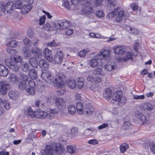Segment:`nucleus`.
<instances>
[{
    "label": "nucleus",
    "instance_id": "37998d69",
    "mask_svg": "<svg viewBox=\"0 0 155 155\" xmlns=\"http://www.w3.org/2000/svg\"><path fill=\"white\" fill-rule=\"evenodd\" d=\"M128 145L126 143H124L120 146V149L121 152L122 153H124L126 150L128 148Z\"/></svg>",
    "mask_w": 155,
    "mask_h": 155
},
{
    "label": "nucleus",
    "instance_id": "393cba45",
    "mask_svg": "<svg viewBox=\"0 0 155 155\" xmlns=\"http://www.w3.org/2000/svg\"><path fill=\"white\" fill-rule=\"evenodd\" d=\"M135 114L136 117L139 118L141 122L143 123H144L146 122V117L142 113L139 112H136Z\"/></svg>",
    "mask_w": 155,
    "mask_h": 155
},
{
    "label": "nucleus",
    "instance_id": "2eb2a0df",
    "mask_svg": "<svg viewBox=\"0 0 155 155\" xmlns=\"http://www.w3.org/2000/svg\"><path fill=\"white\" fill-rule=\"evenodd\" d=\"M8 74V70L3 65L0 64V76L6 77Z\"/></svg>",
    "mask_w": 155,
    "mask_h": 155
},
{
    "label": "nucleus",
    "instance_id": "473e14b6",
    "mask_svg": "<svg viewBox=\"0 0 155 155\" xmlns=\"http://www.w3.org/2000/svg\"><path fill=\"white\" fill-rule=\"evenodd\" d=\"M125 55V56L120 59L121 61H125L128 60L129 59H131L132 58L133 54L131 52H127Z\"/></svg>",
    "mask_w": 155,
    "mask_h": 155
},
{
    "label": "nucleus",
    "instance_id": "7c9ffc66",
    "mask_svg": "<svg viewBox=\"0 0 155 155\" xmlns=\"http://www.w3.org/2000/svg\"><path fill=\"white\" fill-rule=\"evenodd\" d=\"M127 30L131 33L137 35L139 33V31L136 28L130 27L129 26L126 27Z\"/></svg>",
    "mask_w": 155,
    "mask_h": 155
},
{
    "label": "nucleus",
    "instance_id": "49530a36",
    "mask_svg": "<svg viewBox=\"0 0 155 155\" xmlns=\"http://www.w3.org/2000/svg\"><path fill=\"white\" fill-rule=\"evenodd\" d=\"M15 8L20 9L22 8V4L21 1L20 0H16L15 2Z\"/></svg>",
    "mask_w": 155,
    "mask_h": 155
},
{
    "label": "nucleus",
    "instance_id": "4d7b16f0",
    "mask_svg": "<svg viewBox=\"0 0 155 155\" xmlns=\"http://www.w3.org/2000/svg\"><path fill=\"white\" fill-rule=\"evenodd\" d=\"M76 83L75 81L71 80L69 81L68 83V84L70 88L74 89L76 86Z\"/></svg>",
    "mask_w": 155,
    "mask_h": 155
},
{
    "label": "nucleus",
    "instance_id": "f257e3e1",
    "mask_svg": "<svg viewBox=\"0 0 155 155\" xmlns=\"http://www.w3.org/2000/svg\"><path fill=\"white\" fill-rule=\"evenodd\" d=\"M14 58H10L9 59H6L5 62L6 65L10 69L16 71L19 69V65L14 61Z\"/></svg>",
    "mask_w": 155,
    "mask_h": 155
},
{
    "label": "nucleus",
    "instance_id": "69168bd1",
    "mask_svg": "<svg viewBox=\"0 0 155 155\" xmlns=\"http://www.w3.org/2000/svg\"><path fill=\"white\" fill-rule=\"evenodd\" d=\"M28 87L35 88V82L32 80H29L28 82Z\"/></svg>",
    "mask_w": 155,
    "mask_h": 155
},
{
    "label": "nucleus",
    "instance_id": "dca6fc26",
    "mask_svg": "<svg viewBox=\"0 0 155 155\" xmlns=\"http://www.w3.org/2000/svg\"><path fill=\"white\" fill-rule=\"evenodd\" d=\"M125 51V48L124 46H115L114 51L115 54L123 55Z\"/></svg>",
    "mask_w": 155,
    "mask_h": 155
},
{
    "label": "nucleus",
    "instance_id": "9b49d317",
    "mask_svg": "<svg viewBox=\"0 0 155 155\" xmlns=\"http://www.w3.org/2000/svg\"><path fill=\"white\" fill-rule=\"evenodd\" d=\"M84 111L87 115H90L93 113L94 109L93 106L90 104L88 103L86 104L85 106Z\"/></svg>",
    "mask_w": 155,
    "mask_h": 155
},
{
    "label": "nucleus",
    "instance_id": "864d4df0",
    "mask_svg": "<svg viewBox=\"0 0 155 155\" xmlns=\"http://www.w3.org/2000/svg\"><path fill=\"white\" fill-rule=\"evenodd\" d=\"M12 58H14V61L16 63H21L22 62L23 59L21 56H17L16 57H11Z\"/></svg>",
    "mask_w": 155,
    "mask_h": 155
},
{
    "label": "nucleus",
    "instance_id": "3c124183",
    "mask_svg": "<svg viewBox=\"0 0 155 155\" xmlns=\"http://www.w3.org/2000/svg\"><path fill=\"white\" fill-rule=\"evenodd\" d=\"M84 79L83 78H78L77 81V84L79 86V87L82 88L84 84Z\"/></svg>",
    "mask_w": 155,
    "mask_h": 155
},
{
    "label": "nucleus",
    "instance_id": "bb28decb",
    "mask_svg": "<svg viewBox=\"0 0 155 155\" xmlns=\"http://www.w3.org/2000/svg\"><path fill=\"white\" fill-rule=\"evenodd\" d=\"M92 8L90 5L87 6H84L82 9V13L84 14H90L92 12Z\"/></svg>",
    "mask_w": 155,
    "mask_h": 155
},
{
    "label": "nucleus",
    "instance_id": "f03ea898",
    "mask_svg": "<svg viewBox=\"0 0 155 155\" xmlns=\"http://www.w3.org/2000/svg\"><path fill=\"white\" fill-rule=\"evenodd\" d=\"M11 88V85L6 81H0V92L2 95H5L8 90Z\"/></svg>",
    "mask_w": 155,
    "mask_h": 155
},
{
    "label": "nucleus",
    "instance_id": "aec40b11",
    "mask_svg": "<svg viewBox=\"0 0 155 155\" xmlns=\"http://www.w3.org/2000/svg\"><path fill=\"white\" fill-rule=\"evenodd\" d=\"M31 52L32 53L35 54L36 56L37 54V57L38 58H41L42 56V50L38 48H32L31 49Z\"/></svg>",
    "mask_w": 155,
    "mask_h": 155
},
{
    "label": "nucleus",
    "instance_id": "13d9d810",
    "mask_svg": "<svg viewBox=\"0 0 155 155\" xmlns=\"http://www.w3.org/2000/svg\"><path fill=\"white\" fill-rule=\"evenodd\" d=\"M68 152L71 153H73L75 152V148L72 146H69L67 147Z\"/></svg>",
    "mask_w": 155,
    "mask_h": 155
},
{
    "label": "nucleus",
    "instance_id": "a878e982",
    "mask_svg": "<svg viewBox=\"0 0 155 155\" xmlns=\"http://www.w3.org/2000/svg\"><path fill=\"white\" fill-rule=\"evenodd\" d=\"M93 74L94 75H101L104 76L105 75V74L103 72V70L102 69L100 68H95L93 72Z\"/></svg>",
    "mask_w": 155,
    "mask_h": 155
},
{
    "label": "nucleus",
    "instance_id": "ea45409f",
    "mask_svg": "<svg viewBox=\"0 0 155 155\" xmlns=\"http://www.w3.org/2000/svg\"><path fill=\"white\" fill-rule=\"evenodd\" d=\"M27 84L25 82H23L22 81H21L19 83L18 85V88L20 90L23 91L26 89Z\"/></svg>",
    "mask_w": 155,
    "mask_h": 155
},
{
    "label": "nucleus",
    "instance_id": "de8ad7c7",
    "mask_svg": "<svg viewBox=\"0 0 155 155\" xmlns=\"http://www.w3.org/2000/svg\"><path fill=\"white\" fill-rule=\"evenodd\" d=\"M6 51L8 54L13 56L16 54L18 53L16 50L10 48H8L6 49Z\"/></svg>",
    "mask_w": 155,
    "mask_h": 155
},
{
    "label": "nucleus",
    "instance_id": "cd10ccee",
    "mask_svg": "<svg viewBox=\"0 0 155 155\" xmlns=\"http://www.w3.org/2000/svg\"><path fill=\"white\" fill-rule=\"evenodd\" d=\"M29 61L31 65L34 68H37L38 65V61L34 57L30 59Z\"/></svg>",
    "mask_w": 155,
    "mask_h": 155
},
{
    "label": "nucleus",
    "instance_id": "f8f14e48",
    "mask_svg": "<svg viewBox=\"0 0 155 155\" xmlns=\"http://www.w3.org/2000/svg\"><path fill=\"white\" fill-rule=\"evenodd\" d=\"M104 67L107 71H111L116 68V64L114 61L109 62L105 65Z\"/></svg>",
    "mask_w": 155,
    "mask_h": 155
},
{
    "label": "nucleus",
    "instance_id": "338daca9",
    "mask_svg": "<svg viewBox=\"0 0 155 155\" xmlns=\"http://www.w3.org/2000/svg\"><path fill=\"white\" fill-rule=\"evenodd\" d=\"M43 28L45 30L50 31V28H52V26H51L49 23H47L43 25Z\"/></svg>",
    "mask_w": 155,
    "mask_h": 155
},
{
    "label": "nucleus",
    "instance_id": "bf43d9fd",
    "mask_svg": "<svg viewBox=\"0 0 155 155\" xmlns=\"http://www.w3.org/2000/svg\"><path fill=\"white\" fill-rule=\"evenodd\" d=\"M95 14L97 16L100 18H102L104 16V12L102 10L97 11Z\"/></svg>",
    "mask_w": 155,
    "mask_h": 155
},
{
    "label": "nucleus",
    "instance_id": "1a4fd4ad",
    "mask_svg": "<svg viewBox=\"0 0 155 155\" xmlns=\"http://www.w3.org/2000/svg\"><path fill=\"white\" fill-rule=\"evenodd\" d=\"M54 86L59 88H62L64 82L62 79L59 76H57L55 78L53 83Z\"/></svg>",
    "mask_w": 155,
    "mask_h": 155
},
{
    "label": "nucleus",
    "instance_id": "f3484780",
    "mask_svg": "<svg viewBox=\"0 0 155 155\" xmlns=\"http://www.w3.org/2000/svg\"><path fill=\"white\" fill-rule=\"evenodd\" d=\"M8 80L12 84H14L19 81L18 78L14 74H11L9 75Z\"/></svg>",
    "mask_w": 155,
    "mask_h": 155
},
{
    "label": "nucleus",
    "instance_id": "6e6d98bb",
    "mask_svg": "<svg viewBox=\"0 0 155 155\" xmlns=\"http://www.w3.org/2000/svg\"><path fill=\"white\" fill-rule=\"evenodd\" d=\"M131 126V124L129 121H125L123 124V128L124 130L129 129Z\"/></svg>",
    "mask_w": 155,
    "mask_h": 155
},
{
    "label": "nucleus",
    "instance_id": "5701e85b",
    "mask_svg": "<svg viewBox=\"0 0 155 155\" xmlns=\"http://www.w3.org/2000/svg\"><path fill=\"white\" fill-rule=\"evenodd\" d=\"M124 12L123 11H120L115 16L116 21L119 22L121 21L124 17Z\"/></svg>",
    "mask_w": 155,
    "mask_h": 155
},
{
    "label": "nucleus",
    "instance_id": "a19ab883",
    "mask_svg": "<svg viewBox=\"0 0 155 155\" xmlns=\"http://www.w3.org/2000/svg\"><path fill=\"white\" fill-rule=\"evenodd\" d=\"M108 4H110L111 7V9H117V7L116 6V0H107Z\"/></svg>",
    "mask_w": 155,
    "mask_h": 155
},
{
    "label": "nucleus",
    "instance_id": "e2e57ef3",
    "mask_svg": "<svg viewBox=\"0 0 155 155\" xmlns=\"http://www.w3.org/2000/svg\"><path fill=\"white\" fill-rule=\"evenodd\" d=\"M35 89L34 88L28 87L27 88H26V90L27 92L29 93L31 95H33L35 93Z\"/></svg>",
    "mask_w": 155,
    "mask_h": 155
},
{
    "label": "nucleus",
    "instance_id": "052dcab7",
    "mask_svg": "<svg viewBox=\"0 0 155 155\" xmlns=\"http://www.w3.org/2000/svg\"><path fill=\"white\" fill-rule=\"evenodd\" d=\"M35 105L36 107H41L43 108L45 106L44 103L39 100L35 102Z\"/></svg>",
    "mask_w": 155,
    "mask_h": 155
},
{
    "label": "nucleus",
    "instance_id": "412c9836",
    "mask_svg": "<svg viewBox=\"0 0 155 155\" xmlns=\"http://www.w3.org/2000/svg\"><path fill=\"white\" fill-rule=\"evenodd\" d=\"M60 22L61 30L66 29L71 25L70 22L66 20H62Z\"/></svg>",
    "mask_w": 155,
    "mask_h": 155
},
{
    "label": "nucleus",
    "instance_id": "0e129e2a",
    "mask_svg": "<svg viewBox=\"0 0 155 155\" xmlns=\"http://www.w3.org/2000/svg\"><path fill=\"white\" fill-rule=\"evenodd\" d=\"M46 20V16L44 15L41 16L40 18L39 19V24L40 25H42L43 24L45 21Z\"/></svg>",
    "mask_w": 155,
    "mask_h": 155
},
{
    "label": "nucleus",
    "instance_id": "e433bc0d",
    "mask_svg": "<svg viewBox=\"0 0 155 155\" xmlns=\"http://www.w3.org/2000/svg\"><path fill=\"white\" fill-rule=\"evenodd\" d=\"M20 79L21 81L26 83L28 81V76L22 73H21L20 74Z\"/></svg>",
    "mask_w": 155,
    "mask_h": 155
},
{
    "label": "nucleus",
    "instance_id": "b1692460",
    "mask_svg": "<svg viewBox=\"0 0 155 155\" xmlns=\"http://www.w3.org/2000/svg\"><path fill=\"white\" fill-rule=\"evenodd\" d=\"M112 93V90L110 88H107L106 89L103 94V96L106 99L109 100L111 97Z\"/></svg>",
    "mask_w": 155,
    "mask_h": 155
},
{
    "label": "nucleus",
    "instance_id": "2f4dec72",
    "mask_svg": "<svg viewBox=\"0 0 155 155\" xmlns=\"http://www.w3.org/2000/svg\"><path fill=\"white\" fill-rule=\"evenodd\" d=\"M0 107H1L2 108H4L8 110L10 108L9 103L7 100H3L2 101V103H1Z\"/></svg>",
    "mask_w": 155,
    "mask_h": 155
},
{
    "label": "nucleus",
    "instance_id": "a211bd4d",
    "mask_svg": "<svg viewBox=\"0 0 155 155\" xmlns=\"http://www.w3.org/2000/svg\"><path fill=\"white\" fill-rule=\"evenodd\" d=\"M122 94L120 91L115 92L112 96V99L115 101H119L122 98Z\"/></svg>",
    "mask_w": 155,
    "mask_h": 155
},
{
    "label": "nucleus",
    "instance_id": "c9c22d12",
    "mask_svg": "<svg viewBox=\"0 0 155 155\" xmlns=\"http://www.w3.org/2000/svg\"><path fill=\"white\" fill-rule=\"evenodd\" d=\"M142 108L144 110H150L153 109V106L151 104L147 103L143 105Z\"/></svg>",
    "mask_w": 155,
    "mask_h": 155
},
{
    "label": "nucleus",
    "instance_id": "79ce46f5",
    "mask_svg": "<svg viewBox=\"0 0 155 155\" xmlns=\"http://www.w3.org/2000/svg\"><path fill=\"white\" fill-rule=\"evenodd\" d=\"M68 108L69 113L71 114H74L76 112V108L74 106L70 105Z\"/></svg>",
    "mask_w": 155,
    "mask_h": 155
},
{
    "label": "nucleus",
    "instance_id": "f704fd0d",
    "mask_svg": "<svg viewBox=\"0 0 155 155\" xmlns=\"http://www.w3.org/2000/svg\"><path fill=\"white\" fill-rule=\"evenodd\" d=\"M76 108L78 112L80 114H82L83 112V107L82 103L78 102L77 103Z\"/></svg>",
    "mask_w": 155,
    "mask_h": 155
},
{
    "label": "nucleus",
    "instance_id": "0eeeda50",
    "mask_svg": "<svg viewBox=\"0 0 155 155\" xmlns=\"http://www.w3.org/2000/svg\"><path fill=\"white\" fill-rule=\"evenodd\" d=\"M52 146L47 145L45 149L42 151L43 155H53L54 153L53 148Z\"/></svg>",
    "mask_w": 155,
    "mask_h": 155
},
{
    "label": "nucleus",
    "instance_id": "4be33fe9",
    "mask_svg": "<svg viewBox=\"0 0 155 155\" xmlns=\"http://www.w3.org/2000/svg\"><path fill=\"white\" fill-rule=\"evenodd\" d=\"M58 109L54 108L53 109H50L49 112L48 114V118L50 119H52L55 115L58 114Z\"/></svg>",
    "mask_w": 155,
    "mask_h": 155
},
{
    "label": "nucleus",
    "instance_id": "603ef678",
    "mask_svg": "<svg viewBox=\"0 0 155 155\" xmlns=\"http://www.w3.org/2000/svg\"><path fill=\"white\" fill-rule=\"evenodd\" d=\"M17 44L18 43L16 41L12 40L10 42H8V43L7 44V45L11 47L15 48Z\"/></svg>",
    "mask_w": 155,
    "mask_h": 155
},
{
    "label": "nucleus",
    "instance_id": "72a5a7b5",
    "mask_svg": "<svg viewBox=\"0 0 155 155\" xmlns=\"http://www.w3.org/2000/svg\"><path fill=\"white\" fill-rule=\"evenodd\" d=\"M21 71L24 72H26L29 69V65L27 63H25L22 64L20 66Z\"/></svg>",
    "mask_w": 155,
    "mask_h": 155
},
{
    "label": "nucleus",
    "instance_id": "4468645a",
    "mask_svg": "<svg viewBox=\"0 0 155 155\" xmlns=\"http://www.w3.org/2000/svg\"><path fill=\"white\" fill-rule=\"evenodd\" d=\"M55 104L59 108H64L66 103L65 100L61 98H58L55 101Z\"/></svg>",
    "mask_w": 155,
    "mask_h": 155
},
{
    "label": "nucleus",
    "instance_id": "680f3d73",
    "mask_svg": "<svg viewBox=\"0 0 155 155\" xmlns=\"http://www.w3.org/2000/svg\"><path fill=\"white\" fill-rule=\"evenodd\" d=\"M23 43L25 45L28 46L29 47L31 46V42L29 39L28 38H25L24 39Z\"/></svg>",
    "mask_w": 155,
    "mask_h": 155
},
{
    "label": "nucleus",
    "instance_id": "c03bdc74",
    "mask_svg": "<svg viewBox=\"0 0 155 155\" xmlns=\"http://www.w3.org/2000/svg\"><path fill=\"white\" fill-rule=\"evenodd\" d=\"M80 4L84 6H87V5H91L90 0H81L80 1Z\"/></svg>",
    "mask_w": 155,
    "mask_h": 155
},
{
    "label": "nucleus",
    "instance_id": "5fc2aeb1",
    "mask_svg": "<svg viewBox=\"0 0 155 155\" xmlns=\"http://www.w3.org/2000/svg\"><path fill=\"white\" fill-rule=\"evenodd\" d=\"M89 51L87 49L83 50L79 52L78 55L80 57H84Z\"/></svg>",
    "mask_w": 155,
    "mask_h": 155
},
{
    "label": "nucleus",
    "instance_id": "c756f323",
    "mask_svg": "<svg viewBox=\"0 0 155 155\" xmlns=\"http://www.w3.org/2000/svg\"><path fill=\"white\" fill-rule=\"evenodd\" d=\"M22 53L25 58L30 57L31 56L30 51L27 47H25L23 48Z\"/></svg>",
    "mask_w": 155,
    "mask_h": 155
},
{
    "label": "nucleus",
    "instance_id": "09e8293b",
    "mask_svg": "<svg viewBox=\"0 0 155 155\" xmlns=\"http://www.w3.org/2000/svg\"><path fill=\"white\" fill-rule=\"evenodd\" d=\"M78 129L77 128L73 127L71 129V135L72 137H76L78 134Z\"/></svg>",
    "mask_w": 155,
    "mask_h": 155
},
{
    "label": "nucleus",
    "instance_id": "9d476101",
    "mask_svg": "<svg viewBox=\"0 0 155 155\" xmlns=\"http://www.w3.org/2000/svg\"><path fill=\"white\" fill-rule=\"evenodd\" d=\"M35 116H36V118L38 119L44 118L47 117H48L47 113L41 110H39L35 112Z\"/></svg>",
    "mask_w": 155,
    "mask_h": 155
},
{
    "label": "nucleus",
    "instance_id": "a18cd8bd",
    "mask_svg": "<svg viewBox=\"0 0 155 155\" xmlns=\"http://www.w3.org/2000/svg\"><path fill=\"white\" fill-rule=\"evenodd\" d=\"M32 8V6L31 4H25L22 7V10H25L26 12L30 11Z\"/></svg>",
    "mask_w": 155,
    "mask_h": 155
},
{
    "label": "nucleus",
    "instance_id": "6ab92c4d",
    "mask_svg": "<svg viewBox=\"0 0 155 155\" xmlns=\"http://www.w3.org/2000/svg\"><path fill=\"white\" fill-rule=\"evenodd\" d=\"M39 65L42 69L45 70L48 69L49 67V64L47 61L44 59H41L39 61Z\"/></svg>",
    "mask_w": 155,
    "mask_h": 155
},
{
    "label": "nucleus",
    "instance_id": "58836bf2",
    "mask_svg": "<svg viewBox=\"0 0 155 155\" xmlns=\"http://www.w3.org/2000/svg\"><path fill=\"white\" fill-rule=\"evenodd\" d=\"M98 63V61L95 59H91L89 61V64L92 68L96 67Z\"/></svg>",
    "mask_w": 155,
    "mask_h": 155
},
{
    "label": "nucleus",
    "instance_id": "ddd939ff",
    "mask_svg": "<svg viewBox=\"0 0 155 155\" xmlns=\"http://www.w3.org/2000/svg\"><path fill=\"white\" fill-rule=\"evenodd\" d=\"M8 94L9 97L13 100H16L19 97V93L16 91L11 90L9 92Z\"/></svg>",
    "mask_w": 155,
    "mask_h": 155
},
{
    "label": "nucleus",
    "instance_id": "6e6552de",
    "mask_svg": "<svg viewBox=\"0 0 155 155\" xmlns=\"http://www.w3.org/2000/svg\"><path fill=\"white\" fill-rule=\"evenodd\" d=\"M110 55V52L109 50H103L96 56L97 59L100 60L103 58H106Z\"/></svg>",
    "mask_w": 155,
    "mask_h": 155
},
{
    "label": "nucleus",
    "instance_id": "8fccbe9b",
    "mask_svg": "<svg viewBox=\"0 0 155 155\" xmlns=\"http://www.w3.org/2000/svg\"><path fill=\"white\" fill-rule=\"evenodd\" d=\"M27 114L31 117H36L35 112H33L31 108H28L27 110Z\"/></svg>",
    "mask_w": 155,
    "mask_h": 155
},
{
    "label": "nucleus",
    "instance_id": "7ed1b4c3",
    "mask_svg": "<svg viewBox=\"0 0 155 155\" xmlns=\"http://www.w3.org/2000/svg\"><path fill=\"white\" fill-rule=\"evenodd\" d=\"M13 4V2L12 1L7 2L5 5L2 4L0 8L3 11H6L7 13L11 14L13 12L12 7Z\"/></svg>",
    "mask_w": 155,
    "mask_h": 155
},
{
    "label": "nucleus",
    "instance_id": "423d86ee",
    "mask_svg": "<svg viewBox=\"0 0 155 155\" xmlns=\"http://www.w3.org/2000/svg\"><path fill=\"white\" fill-rule=\"evenodd\" d=\"M43 54L45 58L50 62H52L53 61V58L51 50L48 48H45L43 51Z\"/></svg>",
    "mask_w": 155,
    "mask_h": 155
},
{
    "label": "nucleus",
    "instance_id": "39448f33",
    "mask_svg": "<svg viewBox=\"0 0 155 155\" xmlns=\"http://www.w3.org/2000/svg\"><path fill=\"white\" fill-rule=\"evenodd\" d=\"M41 77L46 81L48 83H51L54 79L53 76L51 75V73L48 71H43L41 74Z\"/></svg>",
    "mask_w": 155,
    "mask_h": 155
},
{
    "label": "nucleus",
    "instance_id": "20e7f679",
    "mask_svg": "<svg viewBox=\"0 0 155 155\" xmlns=\"http://www.w3.org/2000/svg\"><path fill=\"white\" fill-rule=\"evenodd\" d=\"M63 58V54L61 51H57L55 53L53 60L55 63L60 64L61 63Z\"/></svg>",
    "mask_w": 155,
    "mask_h": 155
},
{
    "label": "nucleus",
    "instance_id": "4c0bfd02",
    "mask_svg": "<svg viewBox=\"0 0 155 155\" xmlns=\"http://www.w3.org/2000/svg\"><path fill=\"white\" fill-rule=\"evenodd\" d=\"M60 24V22L59 23H56L53 24L52 28H50V31H56L58 30H61Z\"/></svg>",
    "mask_w": 155,
    "mask_h": 155
},
{
    "label": "nucleus",
    "instance_id": "c85d7f7f",
    "mask_svg": "<svg viewBox=\"0 0 155 155\" xmlns=\"http://www.w3.org/2000/svg\"><path fill=\"white\" fill-rule=\"evenodd\" d=\"M29 76L32 79H34L38 77L37 73L34 69H31L29 71L28 73Z\"/></svg>",
    "mask_w": 155,
    "mask_h": 155
},
{
    "label": "nucleus",
    "instance_id": "774afa93",
    "mask_svg": "<svg viewBox=\"0 0 155 155\" xmlns=\"http://www.w3.org/2000/svg\"><path fill=\"white\" fill-rule=\"evenodd\" d=\"M150 148L151 151L155 154V144L154 143H150Z\"/></svg>",
    "mask_w": 155,
    "mask_h": 155
}]
</instances>
